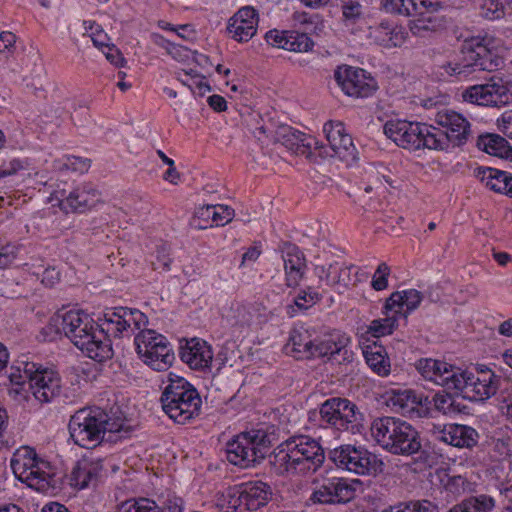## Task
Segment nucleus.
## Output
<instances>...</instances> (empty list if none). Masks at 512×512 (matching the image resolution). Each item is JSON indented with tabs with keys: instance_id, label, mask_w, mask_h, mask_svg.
<instances>
[{
	"instance_id": "obj_64",
	"label": "nucleus",
	"mask_w": 512,
	"mask_h": 512,
	"mask_svg": "<svg viewBox=\"0 0 512 512\" xmlns=\"http://www.w3.org/2000/svg\"><path fill=\"white\" fill-rule=\"evenodd\" d=\"M208 104L217 112L225 111L227 108V102L224 97L220 95H212L208 97Z\"/></svg>"
},
{
	"instance_id": "obj_33",
	"label": "nucleus",
	"mask_w": 512,
	"mask_h": 512,
	"mask_svg": "<svg viewBox=\"0 0 512 512\" xmlns=\"http://www.w3.org/2000/svg\"><path fill=\"white\" fill-rule=\"evenodd\" d=\"M422 301V295L415 289L397 291L386 300L385 310L396 315H406L416 309Z\"/></svg>"
},
{
	"instance_id": "obj_50",
	"label": "nucleus",
	"mask_w": 512,
	"mask_h": 512,
	"mask_svg": "<svg viewBox=\"0 0 512 512\" xmlns=\"http://www.w3.org/2000/svg\"><path fill=\"white\" fill-rule=\"evenodd\" d=\"M499 393V409L508 420L512 421V382L504 380Z\"/></svg>"
},
{
	"instance_id": "obj_29",
	"label": "nucleus",
	"mask_w": 512,
	"mask_h": 512,
	"mask_svg": "<svg viewBox=\"0 0 512 512\" xmlns=\"http://www.w3.org/2000/svg\"><path fill=\"white\" fill-rule=\"evenodd\" d=\"M313 345L314 338L311 331L304 326H296L289 334L284 351L295 359H309L313 357Z\"/></svg>"
},
{
	"instance_id": "obj_42",
	"label": "nucleus",
	"mask_w": 512,
	"mask_h": 512,
	"mask_svg": "<svg viewBox=\"0 0 512 512\" xmlns=\"http://www.w3.org/2000/svg\"><path fill=\"white\" fill-rule=\"evenodd\" d=\"M477 178L490 190L501 193L505 190L504 181L507 172L490 167H480L476 170Z\"/></svg>"
},
{
	"instance_id": "obj_41",
	"label": "nucleus",
	"mask_w": 512,
	"mask_h": 512,
	"mask_svg": "<svg viewBox=\"0 0 512 512\" xmlns=\"http://www.w3.org/2000/svg\"><path fill=\"white\" fill-rule=\"evenodd\" d=\"M494 506V499L491 496L482 494L465 499L448 512H490Z\"/></svg>"
},
{
	"instance_id": "obj_37",
	"label": "nucleus",
	"mask_w": 512,
	"mask_h": 512,
	"mask_svg": "<svg viewBox=\"0 0 512 512\" xmlns=\"http://www.w3.org/2000/svg\"><path fill=\"white\" fill-rule=\"evenodd\" d=\"M363 355L367 365L378 376L386 377L391 372V362L386 349L373 342L363 348Z\"/></svg>"
},
{
	"instance_id": "obj_32",
	"label": "nucleus",
	"mask_w": 512,
	"mask_h": 512,
	"mask_svg": "<svg viewBox=\"0 0 512 512\" xmlns=\"http://www.w3.org/2000/svg\"><path fill=\"white\" fill-rule=\"evenodd\" d=\"M478 432L466 425L450 424L440 432V439L459 448H472L478 443Z\"/></svg>"
},
{
	"instance_id": "obj_56",
	"label": "nucleus",
	"mask_w": 512,
	"mask_h": 512,
	"mask_svg": "<svg viewBox=\"0 0 512 512\" xmlns=\"http://www.w3.org/2000/svg\"><path fill=\"white\" fill-rule=\"evenodd\" d=\"M401 512H433V508L428 501H411L399 503Z\"/></svg>"
},
{
	"instance_id": "obj_39",
	"label": "nucleus",
	"mask_w": 512,
	"mask_h": 512,
	"mask_svg": "<svg viewBox=\"0 0 512 512\" xmlns=\"http://www.w3.org/2000/svg\"><path fill=\"white\" fill-rule=\"evenodd\" d=\"M478 147L486 153L500 158H507L511 151L507 140L497 134L480 136L477 141Z\"/></svg>"
},
{
	"instance_id": "obj_57",
	"label": "nucleus",
	"mask_w": 512,
	"mask_h": 512,
	"mask_svg": "<svg viewBox=\"0 0 512 512\" xmlns=\"http://www.w3.org/2000/svg\"><path fill=\"white\" fill-rule=\"evenodd\" d=\"M265 39L269 45L285 49L284 42L287 39V31L270 30L266 33Z\"/></svg>"
},
{
	"instance_id": "obj_20",
	"label": "nucleus",
	"mask_w": 512,
	"mask_h": 512,
	"mask_svg": "<svg viewBox=\"0 0 512 512\" xmlns=\"http://www.w3.org/2000/svg\"><path fill=\"white\" fill-rule=\"evenodd\" d=\"M415 367L423 378L448 390H453L455 387L454 379L458 377L457 372L460 370L447 362L431 358L419 359Z\"/></svg>"
},
{
	"instance_id": "obj_8",
	"label": "nucleus",
	"mask_w": 512,
	"mask_h": 512,
	"mask_svg": "<svg viewBox=\"0 0 512 512\" xmlns=\"http://www.w3.org/2000/svg\"><path fill=\"white\" fill-rule=\"evenodd\" d=\"M458 377L454 379V391L471 401H484L496 394L503 387L504 380L492 369L477 365L471 369H460Z\"/></svg>"
},
{
	"instance_id": "obj_34",
	"label": "nucleus",
	"mask_w": 512,
	"mask_h": 512,
	"mask_svg": "<svg viewBox=\"0 0 512 512\" xmlns=\"http://www.w3.org/2000/svg\"><path fill=\"white\" fill-rule=\"evenodd\" d=\"M402 423L403 420L394 417L375 419L371 425V435L379 445L389 451Z\"/></svg>"
},
{
	"instance_id": "obj_35",
	"label": "nucleus",
	"mask_w": 512,
	"mask_h": 512,
	"mask_svg": "<svg viewBox=\"0 0 512 512\" xmlns=\"http://www.w3.org/2000/svg\"><path fill=\"white\" fill-rule=\"evenodd\" d=\"M421 448L418 432L411 424L403 421L389 452L398 455H412Z\"/></svg>"
},
{
	"instance_id": "obj_45",
	"label": "nucleus",
	"mask_w": 512,
	"mask_h": 512,
	"mask_svg": "<svg viewBox=\"0 0 512 512\" xmlns=\"http://www.w3.org/2000/svg\"><path fill=\"white\" fill-rule=\"evenodd\" d=\"M118 512H160L159 506L148 498L130 499L123 502Z\"/></svg>"
},
{
	"instance_id": "obj_4",
	"label": "nucleus",
	"mask_w": 512,
	"mask_h": 512,
	"mask_svg": "<svg viewBox=\"0 0 512 512\" xmlns=\"http://www.w3.org/2000/svg\"><path fill=\"white\" fill-rule=\"evenodd\" d=\"M502 50L503 44L498 38L490 35L473 37L462 45V56L459 59L446 62L440 67L443 70L441 75L467 79L476 72L497 70L503 63Z\"/></svg>"
},
{
	"instance_id": "obj_15",
	"label": "nucleus",
	"mask_w": 512,
	"mask_h": 512,
	"mask_svg": "<svg viewBox=\"0 0 512 512\" xmlns=\"http://www.w3.org/2000/svg\"><path fill=\"white\" fill-rule=\"evenodd\" d=\"M463 99L483 106L501 107L512 102V93L502 78L493 76L485 84L473 85L463 92Z\"/></svg>"
},
{
	"instance_id": "obj_14",
	"label": "nucleus",
	"mask_w": 512,
	"mask_h": 512,
	"mask_svg": "<svg viewBox=\"0 0 512 512\" xmlns=\"http://www.w3.org/2000/svg\"><path fill=\"white\" fill-rule=\"evenodd\" d=\"M319 413L323 423L338 431L348 430L351 425L361 420L356 404L346 398L327 399L321 404Z\"/></svg>"
},
{
	"instance_id": "obj_27",
	"label": "nucleus",
	"mask_w": 512,
	"mask_h": 512,
	"mask_svg": "<svg viewBox=\"0 0 512 512\" xmlns=\"http://www.w3.org/2000/svg\"><path fill=\"white\" fill-rule=\"evenodd\" d=\"M435 10L433 1L428 0L424 9H419L415 14L410 15L413 19L409 21L408 27L414 36L425 37L442 29L443 21L434 13Z\"/></svg>"
},
{
	"instance_id": "obj_54",
	"label": "nucleus",
	"mask_w": 512,
	"mask_h": 512,
	"mask_svg": "<svg viewBox=\"0 0 512 512\" xmlns=\"http://www.w3.org/2000/svg\"><path fill=\"white\" fill-rule=\"evenodd\" d=\"M320 294L309 288L301 291L295 299V305L301 309H307L320 300Z\"/></svg>"
},
{
	"instance_id": "obj_12",
	"label": "nucleus",
	"mask_w": 512,
	"mask_h": 512,
	"mask_svg": "<svg viewBox=\"0 0 512 512\" xmlns=\"http://www.w3.org/2000/svg\"><path fill=\"white\" fill-rule=\"evenodd\" d=\"M385 135L397 146L408 150L433 149L429 138L431 126L406 120H389L384 125Z\"/></svg>"
},
{
	"instance_id": "obj_61",
	"label": "nucleus",
	"mask_w": 512,
	"mask_h": 512,
	"mask_svg": "<svg viewBox=\"0 0 512 512\" xmlns=\"http://www.w3.org/2000/svg\"><path fill=\"white\" fill-rule=\"evenodd\" d=\"M26 362L22 363V366L18 367H12V370L15 369V371L11 372L9 378L12 384L15 385H23L26 381L30 383V377L25 374L24 372V364Z\"/></svg>"
},
{
	"instance_id": "obj_30",
	"label": "nucleus",
	"mask_w": 512,
	"mask_h": 512,
	"mask_svg": "<svg viewBox=\"0 0 512 512\" xmlns=\"http://www.w3.org/2000/svg\"><path fill=\"white\" fill-rule=\"evenodd\" d=\"M103 469L102 460L83 458L73 468L69 481L78 490L94 485Z\"/></svg>"
},
{
	"instance_id": "obj_6",
	"label": "nucleus",
	"mask_w": 512,
	"mask_h": 512,
	"mask_svg": "<svg viewBox=\"0 0 512 512\" xmlns=\"http://www.w3.org/2000/svg\"><path fill=\"white\" fill-rule=\"evenodd\" d=\"M161 404L169 418L179 424H185L198 415L201 399L195 387L185 378L169 373Z\"/></svg>"
},
{
	"instance_id": "obj_1",
	"label": "nucleus",
	"mask_w": 512,
	"mask_h": 512,
	"mask_svg": "<svg viewBox=\"0 0 512 512\" xmlns=\"http://www.w3.org/2000/svg\"><path fill=\"white\" fill-rule=\"evenodd\" d=\"M323 132L329 148L315 137L302 133L288 125L276 128L274 139L296 154L310 156L313 152L323 157H338L341 161L351 163L356 159V148L351 136L346 132L340 121H328L323 126Z\"/></svg>"
},
{
	"instance_id": "obj_28",
	"label": "nucleus",
	"mask_w": 512,
	"mask_h": 512,
	"mask_svg": "<svg viewBox=\"0 0 512 512\" xmlns=\"http://www.w3.org/2000/svg\"><path fill=\"white\" fill-rule=\"evenodd\" d=\"M282 258L286 276V284L289 287H296L302 280L306 262L303 253L291 243H285L282 249Z\"/></svg>"
},
{
	"instance_id": "obj_7",
	"label": "nucleus",
	"mask_w": 512,
	"mask_h": 512,
	"mask_svg": "<svg viewBox=\"0 0 512 512\" xmlns=\"http://www.w3.org/2000/svg\"><path fill=\"white\" fill-rule=\"evenodd\" d=\"M10 467L15 477L30 488L44 492L52 486L53 467L30 446H21L14 451Z\"/></svg>"
},
{
	"instance_id": "obj_19",
	"label": "nucleus",
	"mask_w": 512,
	"mask_h": 512,
	"mask_svg": "<svg viewBox=\"0 0 512 512\" xmlns=\"http://www.w3.org/2000/svg\"><path fill=\"white\" fill-rule=\"evenodd\" d=\"M51 197L59 202V206L66 212H85L94 208L101 202V193L91 183H83L77 186L69 194L65 190L55 191Z\"/></svg>"
},
{
	"instance_id": "obj_47",
	"label": "nucleus",
	"mask_w": 512,
	"mask_h": 512,
	"mask_svg": "<svg viewBox=\"0 0 512 512\" xmlns=\"http://www.w3.org/2000/svg\"><path fill=\"white\" fill-rule=\"evenodd\" d=\"M56 168L84 173L90 168V160L76 156H64L56 161Z\"/></svg>"
},
{
	"instance_id": "obj_53",
	"label": "nucleus",
	"mask_w": 512,
	"mask_h": 512,
	"mask_svg": "<svg viewBox=\"0 0 512 512\" xmlns=\"http://www.w3.org/2000/svg\"><path fill=\"white\" fill-rule=\"evenodd\" d=\"M390 274V267L386 263H380L372 278V288L376 291H382L388 286V276Z\"/></svg>"
},
{
	"instance_id": "obj_11",
	"label": "nucleus",
	"mask_w": 512,
	"mask_h": 512,
	"mask_svg": "<svg viewBox=\"0 0 512 512\" xmlns=\"http://www.w3.org/2000/svg\"><path fill=\"white\" fill-rule=\"evenodd\" d=\"M136 351L144 364L155 371L168 370L175 355L167 338L153 329H140L134 339Z\"/></svg>"
},
{
	"instance_id": "obj_26",
	"label": "nucleus",
	"mask_w": 512,
	"mask_h": 512,
	"mask_svg": "<svg viewBox=\"0 0 512 512\" xmlns=\"http://www.w3.org/2000/svg\"><path fill=\"white\" fill-rule=\"evenodd\" d=\"M385 400L395 412L405 416L420 415L422 397L410 389H391L386 391Z\"/></svg>"
},
{
	"instance_id": "obj_55",
	"label": "nucleus",
	"mask_w": 512,
	"mask_h": 512,
	"mask_svg": "<svg viewBox=\"0 0 512 512\" xmlns=\"http://www.w3.org/2000/svg\"><path fill=\"white\" fill-rule=\"evenodd\" d=\"M311 499L315 503H321V504L335 503L331 480L328 481V483L322 485L318 490H316L312 494Z\"/></svg>"
},
{
	"instance_id": "obj_21",
	"label": "nucleus",
	"mask_w": 512,
	"mask_h": 512,
	"mask_svg": "<svg viewBox=\"0 0 512 512\" xmlns=\"http://www.w3.org/2000/svg\"><path fill=\"white\" fill-rule=\"evenodd\" d=\"M350 338L339 332L330 333L320 338H314L313 357H329L338 363L342 356L344 361H350L352 352L347 349Z\"/></svg>"
},
{
	"instance_id": "obj_43",
	"label": "nucleus",
	"mask_w": 512,
	"mask_h": 512,
	"mask_svg": "<svg viewBox=\"0 0 512 512\" xmlns=\"http://www.w3.org/2000/svg\"><path fill=\"white\" fill-rule=\"evenodd\" d=\"M396 316V314L386 310V317L371 321L366 332L375 338L391 334L397 325Z\"/></svg>"
},
{
	"instance_id": "obj_13",
	"label": "nucleus",
	"mask_w": 512,
	"mask_h": 512,
	"mask_svg": "<svg viewBox=\"0 0 512 512\" xmlns=\"http://www.w3.org/2000/svg\"><path fill=\"white\" fill-rule=\"evenodd\" d=\"M24 372L30 377V391L40 404L52 402L62 389L61 377L53 369L43 368L33 362L24 364Z\"/></svg>"
},
{
	"instance_id": "obj_48",
	"label": "nucleus",
	"mask_w": 512,
	"mask_h": 512,
	"mask_svg": "<svg viewBox=\"0 0 512 512\" xmlns=\"http://www.w3.org/2000/svg\"><path fill=\"white\" fill-rule=\"evenodd\" d=\"M433 403L435 409L444 415L452 416L460 412L459 405L456 404L454 398L449 394H435Z\"/></svg>"
},
{
	"instance_id": "obj_3",
	"label": "nucleus",
	"mask_w": 512,
	"mask_h": 512,
	"mask_svg": "<svg viewBox=\"0 0 512 512\" xmlns=\"http://www.w3.org/2000/svg\"><path fill=\"white\" fill-rule=\"evenodd\" d=\"M50 325L91 359L102 362L113 355L110 340L100 325L83 311L70 310L57 314L51 318Z\"/></svg>"
},
{
	"instance_id": "obj_24",
	"label": "nucleus",
	"mask_w": 512,
	"mask_h": 512,
	"mask_svg": "<svg viewBox=\"0 0 512 512\" xmlns=\"http://www.w3.org/2000/svg\"><path fill=\"white\" fill-rule=\"evenodd\" d=\"M317 275L327 285L344 289L356 286L361 281L359 268L354 265L342 266L334 263L328 268L318 267Z\"/></svg>"
},
{
	"instance_id": "obj_44",
	"label": "nucleus",
	"mask_w": 512,
	"mask_h": 512,
	"mask_svg": "<svg viewBox=\"0 0 512 512\" xmlns=\"http://www.w3.org/2000/svg\"><path fill=\"white\" fill-rule=\"evenodd\" d=\"M285 50L292 52H308L312 50L314 42L305 33L287 31V39L284 42Z\"/></svg>"
},
{
	"instance_id": "obj_59",
	"label": "nucleus",
	"mask_w": 512,
	"mask_h": 512,
	"mask_svg": "<svg viewBox=\"0 0 512 512\" xmlns=\"http://www.w3.org/2000/svg\"><path fill=\"white\" fill-rule=\"evenodd\" d=\"M16 42L14 33L4 31L0 33V53L9 54L13 51Z\"/></svg>"
},
{
	"instance_id": "obj_25",
	"label": "nucleus",
	"mask_w": 512,
	"mask_h": 512,
	"mask_svg": "<svg viewBox=\"0 0 512 512\" xmlns=\"http://www.w3.org/2000/svg\"><path fill=\"white\" fill-rule=\"evenodd\" d=\"M180 357L191 369L204 370L210 367L213 351L206 341L193 338L181 347Z\"/></svg>"
},
{
	"instance_id": "obj_49",
	"label": "nucleus",
	"mask_w": 512,
	"mask_h": 512,
	"mask_svg": "<svg viewBox=\"0 0 512 512\" xmlns=\"http://www.w3.org/2000/svg\"><path fill=\"white\" fill-rule=\"evenodd\" d=\"M170 246L167 244L159 245L153 255L154 259L151 260L153 270L168 271L172 262L170 254Z\"/></svg>"
},
{
	"instance_id": "obj_31",
	"label": "nucleus",
	"mask_w": 512,
	"mask_h": 512,
	"mask_svg": "<svg viewBox=\"0 0 512 512\" xmlns=\"http://www.w3.org/2000/svg\"><path fill=\"white\" fill-rule=\"evenodd\" d=\"M234 217V210L226 205H206L199 207L195 218L199 220L198 227L205 229L212 226H224Z\"/></svg>"
},
{
	"instance_id": "obj_38",
	"label": "nucleus",
	"mask_w": 512,
	"mask_h": 512,
	"mask_svg": "<svg viewBox=\"0 0 512 512\" xmlns=\"http://www.w3.org/2000/svg\"><path fill=\"white\" fill-rule=\"evenodd\" d=\"M428 0H380V10L393 14L409 16L415 14V11L424 9Z\"/></svg>"
},
{
	"instance_id": "obj_36",
	"label": "nucleus",
	"mask_w": 512,
	"mask_h": 512,
	"mask_svg": "<svg viewBox=\"0 0 512 512\" xmlns=\"http://www.w3.org/2000/svg\"><path fill=\"white\" fill-rule=\"evenodd\" d=\"M242 510H257L264 506L270 496V487L261 481L242 484Z\"/></svg>"
},
{
	"instance_id": "obj_18",
	"label": "nucleus",
	"mask_w": 512,
	"mask_h": 512,
	"mask_svg": "<svg viewBox=\"0 0 512 512\" xmlns=\"http://www.w3.org/2000/svg\"><path fill=\"white\" fill-rule=\"evenodd\" d=\"M334 78L342 91L354 98L369 97L377 88L376 81L360 68L339 66Z\"/></svg>"
},
{
	"instance_id": "obj_9",
	"label": "nucleus",
	"mask_w": 512,
	"mask_h": 512,
	"mask_svg": "<svg viewBox=\"0 0 512 512\" xmlns=\"http://www.w3.org/2000/svg\"><path fill=\"white\" fill-rule=\"evenodd\" d=\"M270 440L262 430L242 432L226 445L227 460L241 468H248L264 459L269 451Z\"/></svg>"
},
{
	"instance_id": "obj_17",
	"label": "nucleus",
	"mask_w": 512,
	"mask_h": 512,
	"mask_svg": "<svg viewBox=\"0 0 512 512\" xmlns=\"http://www.w3.org/2000/svg\"><path fill=\"white\" fill-rule=\"evenodd\" d=\"M147 323L148 319L141 311L118 307L105 313L100 329L106 335L110 333L114 337H120L133 332L135 329L140 330L146 327Z\"/></svg>"
},
{
	"instance_id": "obj_5",
	"label": "nucleus",
	"mask_w": 512,
	"mask_h": 512,
	"mask_svg": "<svg viewBox=\"0 0 512 512\" xmlns=\"http://www.w3.org/2000/svg\"><path fill=\"white\" fill-rule=\"evenodd\" d=\"M324 460L325 453L319 442L303 435L281 443L270 455V463L279 475L315 472Z\"/></svg>"
},
{
	"instance_id": "obj_2",
	"label": "nucleus",
	"mask_w": 512,
	"mask_h": 512,
	"mask_svg": "<svg viewBox=\"0 0 512 512\" xmlns=\"http://www.w3.org/2000/svg\"><path fill=\"white\" fill-rule=\"evenodd\" d=\"M69 432L78 446L94 448L103 441L118 442L129 437L132 426L122 415L98 407L83 408L71 416Z\"/></svg>"
},
{
	"instance_id": "obj_51",
	"label": "nucleus",
	"mask_w": 512,
	"mask_h": 512,
	"mask_svg": "<svg viewBox=\"0 0 512 512\" xmlns=\"http://www.w3.org/2000/svg\"><path fill=\"white\" fill-rule=\"evenodd\" d=\"M481 15L488 20H496L504 16V5L499 0H482Z\"/></svg>"
},
{
	"instance_id": "obj_16",
	"label": "nucleus",
	"mask_w": 512,
	"mask_h": 512,
	"mask_svg": "<svg viewBox=\"0 0 512 512\" xmlns=\"http://www.w3.org/2000/svg\"><path fill=\"white\" fill-rule=\"evenodd\" d=\"M329 458L339 468L359 475L370 474L375 470L377 458L362 447L342 445L330 451Z\"/></svg>"
},
{
	"instance_id": "obj_22",
	"label": "nucleus",
	"mask_w": 512,
	"mask_h": 512,
	"mask_svg": "<svg viewBox=\"0 0 512 512\" xmlns=\"http://www.w3.org/2000/svg\"><path fill=\"white\" fill-rule=\"evenodd\" d=\"M405 28L390 20L369 26L367 38L371 43L385 49L401 47L406 41Z\"/></svg>"
},
{
	"instance_id": "obj_60",
	"label": "nucleus",
	"mask_w": 512,
	"mask_h": 512,
	"mask_svg": "<svg viewBox=\"0 0 512 512\" xmlns=\"http://www.w3.org/2000/svg\"><path fill=\"white\" fill-rule=\"evenodd\" d=\"M160 512H182L183 511V500L175 495L168 496L163 503L162 507H159Z\"/></svg>"
},
{
	"instance_id": "obj_46",
	"label": "nucleus",
	"mask_w": 512,
	"mask_h": 512,
	"mask_svg": "<svg viewBox=\"0 0 512 512\" xmlns=\"http://www.w3.org/2000/svg\"><path fill=\"white\" fill-rule=\"evenodd\" d=\"M335 502H348L355 495V487L342 478L331 479Z\"/></svg>"
},
{
	"instance_id": "obj_40",
	"label": "nucleus",
	"mask_w": 512,
	"mask_h": 512,
	"mask_svg": "<svg viewBox=\"0 0 512 512\" xmlns=\"http://www.w3.org/2000/svg\"><path fill=\"white\" fill-rule=\"evenodd\" d=\"M341 21L343 25L352 31L359 24L365 22V10L357 0H344L341 4Z\"/></svg>"
},
{
	"instance_id": "obj_52",
	"label": "nucleus",
	"mask_w": 512,
	"mask_h": 512,
	"mask_svg": "<svg viewBox=\"0 0 512 512\" xmlns=\"http://www.w3.org/2000/svg\"><path fill=\"white\" fill-rule=\"evenodd\" d=\"M242 485L228 487L222 492V497L226 502V508L232 510L242 511Z\"/></svg>"
},
{
	"instance_id": "obj_23",
	"label": "nucleus",
	"mask_w": 512,
	"mask_h": 512,
	"mask_svg": "<svg viewBox=\"0 0 512 512\" xmlns=\"http://www.w3.org/2000/svg\"><path fill=\"white\" fill-rule=\"evenodd\" d=\"M258 15L251 6L240 8L229 20L227 30L238 42L249 41L257 31Z\"/></svg>"
},
{
	"instance_id": "obj_58",
	"label": "nucleus",
	"mask_w": 512,
	"mask_h": 512,
	"mask_svg": "<svg viewBox=\"0 0 512 512\" xmlns=\"http://www.w3.org/2000/svg\"><path fill=\"white\" fill-rule=\"evenodd\" d=\"M498 129L512 140V110L505 111L497 120Z\"/></svg>"
},
{
	"instance_id": "obj_63",
	"label": "nucleus",
	"mask_w": 512,
	"mask_h": 512,
	"mask_svg": "<svg viewBox=\"0 0 512 512\" xmlns=\"http://www.w3.org/2000/svg\"><path fill=\"white\" fill-rule=\"evenodd\" d=\"M59 278L60 274L58 271L54 268H48L43 272L41 282L48 287H52L59 281Z\"/></svg>"
},
{
	"instance_id": "obj_62",
	"label": "nucleus",
	"mask_w": 512,
	"mask_h": 512,
	"mask_svg": "<svg viewBox=\"0 0 512 512\" xmlns=\"http://www.w3.org/2000/svg\"><path fill=\"white\" fill-rule=\"evenodd\" d=\"M15 259V252L12 246H0V268L10 265Z\"/></svg>"
},
{
	"instance_id": "obj_10",
	"label": "nucleus",
	"mask_w": 512,
	"mask_h": 512,
	"mask_svg": "<svg viewBox=\"0 0 512 512\" xmlns=\"http://www.w3.org/2000/svg\"><path fill=\"white\" fill-rule=\"evenodd\" d=\"M435 122L441 128L431 126L429 140L434 150H447L450 146L464 144L470 136V123L460 113L443 109L436 113Z\"/></svg>"
}]
</instances>
